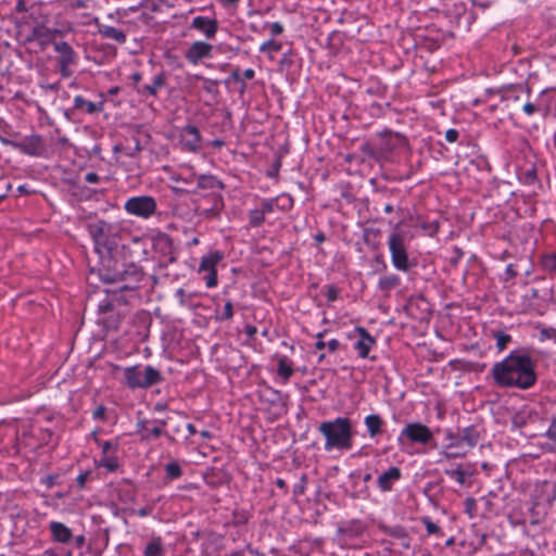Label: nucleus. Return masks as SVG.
<instances>
[{
    "instance_id": "nucleus-1",
    "label": "nucleus",
    "mask_w": 556,
    "mask_h": 556,
    "mask_svg": "<svg viewBox=\"0 0 556 556\" xmlns=\"http://www.w3.org/2000/svg\"><path fill=\"white\" fill-rule=\"evenodd\" d=\"M495 383L501 388L527 390L536 381L535 365L529 355L513 351L491 369Z\"/></svg>"
},
{
    "instance_id": "nucleus-2",
    "label": "nucleus",
    "mask_w": 556,
    "mask_h": 556,
    "mask_svg": "<svg viewBox=\"0 0 556 556\" xmlns=\"http://www.w3.org/2000/svg\"><path fill=\"white\" fill-rule=\"evenodd\" d=\"M318 431L325 438V450H351L353 445L352 422L346 417L324 421Z\"/></svg>"
},
{
    "instance_id": "nucleus-3",
    "label": "nucleus",
    "mask_w": 556,
    "mask_h": 556,
    "mask_svg": "<svg viewBox=\"0 0 556 556\" xmlns=\"http://www.w3.org/2000/svg\"><path fill=\"white\" fill-rule=\"evenodd\" d=\"M163 380L161 372L152 366L124 368V381L130 389H148Z\"/></svg>"
},
{
    "instance_id": "nucleus-4",
    "label": "nucleus",
    "mask_w": 556,
    "mask_h": 556,
    "mask_svg": "<svg viewBox=\"0 0 556 556\" xmlns=\"http://www.w3.org/2000/svg\"><path fill=\"white\" fill-rule=\"evenodd\" d=\"M388 245L393 266L401 271L409 269L407 247L404 235L399 230H393L388 239Z\"/></svg>"
},
{
    "instance_id": "nucleus-5",
    "label": "nucleus",
    "mask_w": 556,
    "mask_h": 556,
    "mask_svg": "<svg viewBox=\"0 0 556 556\" xmlns=\"http://www.w3.org/2000/svg\"><path fill=\"white\" fill-rule=\"evenodd\" d=\"M124 210L129 215L148 219L156 213L157 204L151 195H138L129 198L124 204Z\"/></svg>"
},
{
    "instance_id": "nucleus-6",
    "label": "nucleus",
    "mask_w": 556,
    "mask_h": 556,
    "mask_svg": "<svg viewBox=\"0 0 556 556\" xmlns=\"http://www.w3.org/2000/svg\"><path fill=\"white\" fill-rule=\"evenodd\" d=\"M54 51L58 53L56 62L62 77L68 78L73 75L72 66L77 63V53L66 41H53Z\"/></svg>"
},
{
    "instance_id": "nucleus-7",
    "label": "nucleus",
    "mask_w": 556,
    "mask_h": 556,
    "mask_svg": "<svg viewBox=\"0 0 556 556\" xmlns=\"http://www.w3.org/2000/svg\"><path fill=\"white\" fill-rule=\"evenodd\" d=\"M88 232L97 245L109 249H113L116 245L113 239L114 227L104 220H97L89 224Z\"/></svg>"
},
{
    "instance_id": "nucleus-8",
    "label": "nucleus",
    "mask_w": 556,
    "mask_h": 556,
    "mask_svg": "<svg viewBox=\"0 0 556 556\" xmlns=\"http://www.w3.org/2000/svg\"><path fill=\"white\" fill-rule=\"evenodd\" d=\"M403 439L412 443L428 444L433 439V433L426 425L410 422L400 433L399 441Z\"/></svg>"
},
{
    "instance_id": "nucleus-9",
    "label": "nucleus",
    "mask_w": 556,
    "mask_h": 556,
    "mask_svg": "<svg viewBox=\"0 0 556 556\" xmlns=\"http://www.w3.org/2000/svg\"><path fill=\"white\" fill-rule=\"evenodd\" d=\"M149 424L150 421L148 419H139L137 421V432L141 440L149 441L152 439H157L161 435H166L169 441H174V438L164 431V427L166 426V421L164 419L154 420L153 427H149Z\"/></svg>"
},
{
    "instance_id": "nucleus-10",
    "label": "nucleus",
    "mask_w": 556,
    "mask_h": 556,
    "mask_svg": "<svg viewBox=\"0 0 556 556\" xmlns=\"http://www.w3.org/2000/svg\"><path fill=\"white\" fill-rule=\"evenodd\" d=\"M180 146L184 151L197 153L201 147V135L197 126L186 125L180 130Z\"/></svg>"
},
{
    "instance_id": "nucleus-11",
    "label": "nucleus",
    "mask_w": 556,
    "mask_h": 556,
    "mask_svg": "<svg viewBox=\"0 0 556 556\" xmlns=\"http://www.w3.org/2000/svg\"><path fill=\"white\" fill-rule=\"evenodd\" d=\"M354 332L358 334V339L354 344V349L358 356L362 358L368 357L371 348L375 345L376 340L371 337L364 327H356Z\"/></svg>"
},
{
    "instance_id": "nucleus-12",
    "label": "nucleus",
    "mask_w": 556,
    "mask_h": 556,
    "mask_svg": "<svg viewBox=\"0 0 556 556\" xmlns=\"http://www.w3.org/2000/svg\"><path fill=\"white\" fill-rule=\"evenodd\" d=\"M213 47L204 41H194L185 53L191 64H198L202 59L211 56Z\"/></svg>"
},
{
    "instance_id": "nucleus-13",
    "label": "nucleus",
    "mask_w": 556,
    "mask_h": 556,
    "mask_svg": "<svg viewBox=\"0 0 556 556\" xmlns=\"http://www.w3.org/2000/svg\"><path fill=\"white\" fill-rule=\"evenodd\" d=\"M401 477L402 473L399 467H390L387 471L378 477V486L382 492H389L392 490L393 483L399 481Z\"/></svg>"
},
{
    "instance_id": "nucleus-14",
    "label": "nucleus",
    "mask_w": 556,
    "mask_h": 556,
    "mask_svg": "<svg viewBox=\"0 0 556 556\" xmlns=\"http://www.w3.org/2000/svg\"><path fill=\"white\" fill-rule=\"evenodd\" d=\"M192 27L202 31L210 39L217 31V22L205 16H195L192 20Z\"/></svg>"
},
{
    "instance_id": "nucleus-15",
    "label": "nucleus",
    "mask_w": 556,
    "mask_h": 556,
    "mask_svg": "<svg viewBox=\"0 0 556 556\" xmlns=\"http://www.w3.org/2000/svg\"><path fill=\"white\" fill-rule=\"evenodd\" d=\"M49 529L52 533L53 540L56 542L65 544L72 540V530L62 522L52 521L49 525Z\"/></svg>"
},
{
    "instance_id": "nucleus-16",
    "label": "nucleus",
    "mask_w": 556,
    "mask_h": 556,
    "mask_svg": "<svg viewBox=\"0 0 556 556\" xmlns=\"http://www.w3.org/2000/svg\"><path fill=\"white\" fill-rule=\"evenodd\" d=\"M222 258H223V254L218 251H214V252L208 253L207 255H204L202 257L200 266H199V273L217 271L216 266Z\"/></svg>"
},
{
    "instance_id": "nucleus-17",
    "label": "nucleus",
    "mask_w": 556,
    "mask_h": 556,
    "mask_svg": "<svg viewBox=\"0 0 556 556\" xmlns=\"http://www.w3.org/2000/svg\"><path fill=\"white\" fill-rule=\"evenodd\" d=\"M459 440H462L469 448H472L477 445L480 433L475 426H468L459 430L458 432Z\"/></svg>"
},
{
    "instance_id": "nucleus-18",
    "label": "nucleus",
    "mask_w": 556,
    "mask_h": 556,
    "mask_svg": "<svg viewBox=\"0 0 556 556\" xmlns=\"http://www.w3.org/2000/svg\"><path fill=\"white\" fill-rule=\"evenodd\" d=\"M383 424V419L377 414H371L365 417V426L370 438H375L382 432Z\"/></svg>"
},
{
    "instance_id": "nucleus-19",
    "label": "nucleus",
    "mask_w": 556,
    "mask_h": 556,
    "mask_svg": "<svg viewBox=\"0 0 556 556\" xmlns=\"http://www.w3.org/2000/svg\"><path fill=\"white\" fill-rule=\"evenodd\" d=\"M98 31L102 37L112 39L118 43H124L126 41V34L113 26L99 25Z\"/></svg>"
},
{
    "instance_id": "nucleus-20",
    "label": "nucleus",
    "mask_w": 556,
    "mask_h": 556,
    "mask_svg": "<svg viewBox=\"0 0 556 556\" xmlns=\"http://www.w3.org/2000/svg\"><path fill=\"white\" fill-rule=\"evenodd\" d=\"M164 85H165V77L163 74H159L154 77L152 84L144 85V86L138 88V92L143 96L148 94V96L154 97V96H156L157 90L160 88H162Z\"/></svg>"
},
{
    "instance_id": "nucleus-21",
    "label": "nucleus",
    "mask_w": 556,
    "mask_h": 556,
    "mask_svg": "<svg viewBox=\"0 0 556 556\" xmlns=\"http://www.w3.org/2000/svg\"><path fill=\"white\" fill-rule=\"evenodd\" d=\"M165 549L161 538L152 539L144 548V556H163Z\"/></svg>"
},
{
    "instance_id": "nucleus-22",
    "label": "nucleus",
    "mask_w": 556,
    "mask_h": 556,
    "mask_svg": "<svg viewBox=\"0 0 556 556\" xmlns=\"http://www.w3.org/2000/svg\"><path fill=\"white\" fill-rule=\"evenodd\" d=\"M74 108L76 110L85 111L89 114L96 113L97 111L100 110L98 104H96L94 102L85 100L81 96H76L74 98Z\"/></svg>"
},
{
    "instance_id": "nucleus-23",
    "label": "nucleus",
    "mask_w": 556,
    "mask_h": 556,
    "mask_svg": "<svg viewBox=\"0 0 556 556\" xmlns=\"http://www.w3.org/2000/svg\"><path fill=\"white\" fill-rule=\"evenodd\" d=\"M122 317L118 313H110L105 315L100 323L106 328L108 330H116L121 324Z\"/></svg>"
},
{
    "instance_id": "nucleus-24",
    "label": "nucleus",
    "mask_w": 556,
    "mask_h": 556,
    "mask_svg": "<svg viewBox=\"0 0 556 556\" xmlns=\"http://www.w3.org/2000/svg\"><path fill=\"white\" fill-rule=\"evenodd\" d=\"M198 186L202 189H215L220 186V181L212 175H202L198 178Z\"/></svg>"
},
{
    "instance_id": "nucleus-25",
    "label": "nucleus",
    "mask_w": 556,
    "mask_h": 556,
    "mask_svg": "<svg viewBox=\"0 0 556 556\" xmlns=\"http://www.w3.org/2000/svg\"><path fill=\"white\" fill-rule=\"evenodd\" d=\"M400 285V278L396 275H389L379 279V288L381 290H391Z\"/></svg>"
},
{
    "instance_id": "nucleus-26",
    "label": "nucleus",
    "mask_w": 556,
    "mask_h": 556,
    "mask_svg": "<svg viewBox=\"0 0 556 556\" xmlns=\"http://www.w3.org/2000/svg\"><path fill=\"white\" fill-rule=\"evenodd\" d=\"M278 375L283 379V382L288 381L293 375V369L286 358L278 361Z\"/></svg>"
},
{
    "instance_id": "nucleus-27",
    "label": "nucleus",
    "mask_w": 556,
    "mask_h": 556,
    "mask_svg": "<svg viewBox=\"0 0 556 556\" xmlns=\"http://www.w3.org/2000/svg\"><path fill=\"white\" fill-rule=\"evenodd\" d=\"M445 475L455 479L458 484L460 485H464L465 482H466V476L468 475L463 468L462 466H458L457 468L455 469H446L445 471Z\"/></svg>"
},
{
    "instance_id": "nucleus-28",
    "label": "nucleus",
    "mask_w": 556,
    "mask_h": 556,
    "mask_svg": "<svg viewBox=\"0 0 556 556\" xmlns=\"http://www.w3.org/2000/svg\"><path fill=\"white\" fill-rule=\"evenodd\" d=\"M542 266L544 270L556 274V254H547L542 257Z\"/></svg>"
},
{
    "instance_id": "nucleus-29",
    "label": "nucleus",
    "mask_w": 556,
    "mask_h": 556,
    "mask_svg": "<svg viewBox=\"0 0 556 556\" xmlns=\"http://www.w3.org/2000/svg\"><path fill=\"white\" fill-rule=\"evenodd\" d=\"M166 476L169 479H177L181 476L182 471L178 463L172 462L165 466Z\"/></svg>"
},
{
    "instance_id": "nucleus-30",
    "label": "nucleus",
    "mask_w": 556,
    "mask_h": 556,
    "mask_svg": "<svg viewBox=\"0 0 556 556\" xmlns=\"http://www.w3.org/2000/svg\"><path fill=\"white\" fill-rule=\"evenodd\" d=\"M249 220L252 227H260L265 220V215L258 208L252 210L249 214Z\"/></svg>"
},
{
    "instance_id": "nucleus-31",
    "label": "nucleus",
    "mask_w": 556,
    "mask_h": 556,
    "mask_svg": "<svg viewBox=\"0 0 556 556\" xmlns=\"http://www.w3.org/2000/svg\"><path fill=\"white\" fill-rule=\"evenodd\" d=\"M466 454H467V451H462L460 448H444L440 453V455L444 459H453V458L464 457Z\"/></svg>"
},
{
    "instance_id": "nucleus-32",
    "label": "nucleus",
    "mask_w": 556,
    "mask_h": 556,
    "mask_svg": "<svg viewBox=\"0 0 556 556\" xmlns=\"http://www.w3.org/2000/svg\"><path fill=\"white\" fill-rule=\"evenodd\" d=\"M495 339H496V346L500 351L505 350L507 344L511 341V337L504 332H497L495 334Z\"/></svg>"
},
{
    "instance_id": "nucleus-33",
    "label": "nucleus",
    "mask_w": 556,
    "mask_h": 556,
    "mask_svg": "<svg viewBox=\"0 0 556 556\" xmlns=\"http://www.w3.org/2000/svg\"><path fill=\"white\" fill-rule=\"evenodd\" d=\"M281 49V43L275 41V40H267L263 42L260 47L261 52H278Z\"/></svg>"
},
{
    "instance_id": "nucleus-34",
    "label": "nucleus",
    "mask_w": 556,
    "mask_h": 556,
    "mask_svg": "<svg viewBox=\"0 0 556 556\" xmlns=\"http://www.w3.org/2000/svg\"><path fill=\"white\" fill-rule=\"evenodd\" d=\"M113 311H114V305L109 299H104L98 305V312L104 316L110 313H113Z\"/></svg>"
},
{
    "instance_id": "nucleus-35",
    "label": "nucleus",
    "mask_w": 556,
    "mask_h": 556,
    "mask_svg": "<svg viewBox=\"0 0 556 556\" xmlns=\"http://www.w3.org/2000/svg\"><path fill=\"white\" fill-rule=\"evenodd\" d=\"M277 205L276 199L265 200L262 202L261 207L258 208L263 214H269L274 211L275 206Z\"/></svg>"
},
{
    "instance_id": "nucleus-36",
    "label": "nucleus",
    "mask_w": 556,
    "mask_h": 556,
    "mask_svg": "<svg viewBox=\"0 0 556 556\" xmlns=\"http://www.w3.org/2000/svg\"><path fill=\"white\" fill-rule=\"evenodd\" d=\"M207 288H214L217 285V271H205L203 276Z\"/></svg>"
},
{
    "instance_id": "nucleus-37",
    "label": "nucleus",
    "mask_w": 556,
    "mask_h": 556,
    "mask_svg": "<svg viewBox=\"0 0 556 556\" xmlns=\"http://www.w3.org/2000/svg\"><path fill=\"white\" fill-rule=\"evenodd\" d=\"M306 483H307V478L305 475H303L299 481V483H296L293 488V493L294 495H302L304 494L305 492V489H306Z\"/></svg>"
},
{
    "instance_id": "nucleus-38",
    "label": "nucleus",
    "mask_w": 556,
    "mask_h": 556,
    "mask_svg": "<svg viewBox=\"0 0 556 556\" xmlns=\"http://www.w3.org/2000/svg\"><path fill=\"white\" fill-rule=\"evenodd\" d=\"M233 316V307L232 303L230 301H227L224 305V312L223 315L218 317L220 320H228L231 319Z\"/></svg>"
},
{
    "instance_id": "nucleus-39",
    "label": "nucleus",
    "mask_w": 556,
    "mask_h": 556,
    "mask_svg": "<svg viewBox=\"0 0 556 556\" xmlns=\"http://www.w3.org/2000/svg\"><path fill=\"white\" fill-rule=\"evenodd\" d=\"M422 523L426 527V530L429 534H435L440 532V527L432 522L429 518H424Z\"/></svg>"
},
{
    "instance_id": "nucleus-40",
    "label": "nucleus",
    "mask_w": 556,
    "mask_h": 556,
    "mask_svg": "<svg viewBox=\"0 0 556 556\" xmlns=\"http://www.w3.org/2000/svg\"><path fill=\"white\" fill-rule=\"evenodd\" d=\"M447 438L451 440V443L447 444L444 448H460L462 444L464 443L462 440H459V435H454L452 433L447 434Z\"/></svg>"
},
{
    "instance_id": "nucleus-41",
    "label": "nucleus",
    "mask_w": 556,
    "mask_h": 556,
    "mask_svg": "<svg viewBox=\"0 0 556 556\" xmlns=\"http://www.w3.org/2000/svg\"><path fill=\"white\" fill-rule=\"evenodd\" d=\"M522 112L528 115V116H531L533 115L534 113H536L539 111V108L538 105H535L534 103L530 102V101H527L522 108H521Z\"/></svg>"
},
{
    "instance_id": "nucleus-42",
    "label": "nucleus",
    "mask_w": 556,
    "mask_h": 556,
    "mask_svg": "<svg viewBox=\"0 0 556 556\" xmlns=\"http://www.w3.org/2000/svg\"><path fill=\"white\" fill-rule=\"evenodd\" d=\"M219 203L220 201H216L214 206L211 207V208H207V210H203L200 214L204 217H212V216H216L219 212Z\"/></svg>"
},
{
    "instance_id": "nucleus-43",
    "label": "nucleus",
    "mask_w": 556,
    "mask_h": 556,
    "mask_svg": "<svg viewBox=\"0 0 556 556\" xmlns=\"http://www.w3.org/2000/svg\"><path fill=\"white\" fill-rule=\"evenodd\" d=\"M0 141L4 144V146H11L15 149H18L20 151H26L27 149L25 148V144L23 142H15V141H12V140H9L7 138H3V137H0Z\"/></svg>"
},
{
    "instance_id": "nucleus-44",
    "label": "nucleus",
    "mask_w": 556,
    "mask_h": 556,
    "mask_svg": "<svg viewBox=\"0 0 556 556\" xmlns=\"http://www.w3.org/2000/svg\"><path fill=\"white\" fill-rule=\"evenodd\" d=\"M100 465L105 467L108 470L113 471L117 467V462L115 458H105L101 462Z\"/></svg>"
},
{
    "instance_id": "nucleus-45",
    "label": "nucleus",
    "mask_w": 556,
    "mask_h": 556,
    "mask_svg": "<svg viewBox=\"0 0 556 556\" xmlns=\"http://www.w3.org/2000/svg\"><path fill=\"white\" fill-rule=\"evenodd\" d=\"M328 301H336L339 296V291L334 286H329L326 293Z\"/></svg>"
},
{
    "instance_id": "nucleus-46",
    "label": "nucleus",
    "mask_w": 556,
    "mask_h": 556,
    "mask_svg": "<svg viewBox=\"0 0 556 556\" xmlns=\"http://www.w3.org/2000/svg\"><path fill=\"white\" fill-rule=\"evenodd\" d=\"M546 437L556 443V420H554L546 431Z\"/></svg>"
},
{
    "instance_id": "nucleus-47",
    "label": "nucleus",
    "mask_w": 556,
    "mask_h": 556,
    "mask_svg": "<svg viewBox=\"0 0 556 556\" xmlns=\"http://www.w3.org/2000/svg\"><path fill=\"white\" fill-rule=\"evenodd\" d=\"M445 139H446V141H448L451 143L455 142L458 139V131L454 128L446 130Z\"/></svg>"
},
{
    "instance_id": "nucleus-48",
    "label": "nucleus",
    "mask_w": 556,
    "mask_h": 556,
    "mask_svg": "<svg viewBox=\"0 0 556 556\" xmlns=\"http://www.w3.org/2000/svg\"><path fill=\"white\" fill-rule=\"evenodd\" d=\"M270 31L273 36H278L283 31V26L279 22H275L270 25Z\"/></svg>"
},
{
    "instance_id": "nucleus-49",
    "label": "nucleus",
    "mask_w": 556,
    "mask_h": 556,
    "mask_svg": "<svg viewBox=\"0 0 556 556\" xmlns=\"http://www.w3.org/2000/svg\"><path fill=\"white\" fill-rule=\"evenodd\" d=\"M105 413H106V408L104 406H99L93 410L92 415H93L94 419L102 420L105 417Z\"/></svg>"
},
{
    "instance_id": "nucleus-50",
    "label": "nucleus",
    "mask_w": 556,
    "mask_h": 556,
    "mask_svg": "<svg viewBox=\"0 0 556 556\" xmlns=\"http://www.w3.org/2000/svg\"><path fill=\"white\" fill-rule=\"evenodd\" d=\"M85 180L89 184H97V182H99L100 177L98 176V174L90 172V173L86 174Z\"/></svg>"
},
{
    "instance_id": "nucleus-51",
    "label": "nucleus",
    "mask_w": 556,
    "mask_h": 556,
    "mask_svg": "<svg viewBox=\"0 0 556 556\" xmlns=\"http://www.w3.org/2000/svg\"><path fill=\"white\" fill-rule=\"evenodd\" d=\"M326 346L330 352H336L340 346V342L337 339H331L326 343Z\"/></svg>"
},
{
    "instance_id": "nucleus-52",
    "label": "nucleus",
    "mask_w": 556,
    "mask_h": 556,
    "mask_svg": "<svg viewBox=\"0 0 556 556\" xmlns=\"http://www.w3.org/2000/svg\"><path fill=\"white\" fill-rule=\"evenodd\" d=\"M230 79L236 83H242V74L239 68H235L230 74Z\"/></svg>"
},
{
    "instance_id": "nucleus-53",
    "label": "nucleus",
    "mask_w": 556,
    "mask_h": 556,
    "mask_svg": "<svg viewBox=\"0 0 556 556\" xmlns=\"http://www.w3.org/2000/svg\"><path fill=\"white\" fill-rule=\"evenodd\" d=\"M505 274H506V280L513 279V278H515L517 276V271L515 270V268H514V266L511 264H509L506 267Z\"/></svg>"
},
{
    "instance_id": "nucleus-54",
    "label": "nucleus",
    "mask_w": 556,
    "mask_h": 556,
    "mask_svg": "<svg viewBox=\"0 0 556 556\" xmlns=\"http://www.w3.org/2000/svg\"><path fill=\"white\" fill-rule=\"evenodd\" d=\"M24 144L27 150L22 151L23 153L29 154V155H35L37 153V146H35L34 143H24Z\"/></svg>"
},
{
    "instance_id": "nucleus-55",
    "label": "nucleus",
    "mask_w": 556,
    "mask_h": 556,
    "mask_svg": "<svg viewBox=\"0 0 556 556\" xmlns=\"http://www.w3.org/2000/svg\"><path fill=\"white\" fill-rule=\"evenodd\" d=\"M87 477H88V472L80 473L77 477L76 481H77V484L79 485V488H84L85 486Z\"/></svg>"
},
{
    "instance_id": "nucleus-56",
    "label": "nucleus",
    "mask_w": 556,
    "mask_h": 556,
    "mask_svg": "<svg viewBox=\"0 0 556 556\" xmlns=\"http://www.w3.org/2000/svg\"><path fill=\"white\" fill-rule=\"evenodd\" d=\"M254 75H255L254 70H252V68H248V70H245V71L243 72V74H242V78H243V80H244V79H249V80H250V79H253V78H254Z\"/></svg>"
},
{
    "instance_id": "nucleus-57",
    "label": "nucleus",
    "mask_w": 556,
    "mask_h": 556,
    "mask_svg": "<svg viewBox=\"0 0 556 556\" xmlns=\"http://www.w3.org/2000/svg\"><path fill=\"white\" fill-rule=\"evenodd\" d=\"M256 331H257V330H256V327H254V326H247V328H245V333H247L250 338L254 337V336H255V333H256Z\"/></svg>"
},
{
    "instance_id": "nucleus-58",
    "label": "nucleus",
    "mask_w": 556,
    "mask_h": 556,
    "mask_svg": "<svg viewBox=\"0 0 556 556\" xmlns=\"http://www.w3.org/2000/svg\"><path fill=\"white\" fill-rule=\"evenodd\" d=\"M127 271L124 273H117L114 275V277L111 279L112 281H123L125 279V275Z\"/></svg>"
},
{
    "instance_id": "nucleus-59",
    "label": "nucleus",
    "mask_w": 556,
    "mask_h": 556,
    "mask_svg": "<svg viewBox=\"0 0 556 556\" xmlns=\"http://www.w3.org/2000/svg\"><path fill=\"white\" fill-rule=\"evenodd\" d=\"M140 150H141V147H140L139 142H137L135 149L131 150V152H128L127 155L131 156V157L136 156L140 152Z\"/></svg>"
},
{
    "instance_id": "nucleus-60",
    "label": "nucleus",
    "mask_w": 556,
    "mask_h": 556,
    "mask_svg": "<svg viewBox=\"0 0 556 556\" xmlns=\"http://www.w3.org/2000/svg\"><path fill=\"white\" fill-rule=\"evenodd\" d=\"M75 544L77 547H81L85 544V536L84 535L76 536Z\"/></svg>"
},
{
    "instance_id": "nucleus-61",
    "label": "nucleus",
    "mask_w": 556,
    "mask_h": 556,
    "mask_svg": "<svg viewBox=\"0 0 556 556\" xmlns=\"http://www.w3.org/2000/svg\"><path fill=\"white\" fill-rule=\"evenodd\" d=\"M275 483L278 488H280L282 490H287V483L283 479L278 478Z\"/></svg>"
},
{
    "instance_id": "nucleus-62",
    "label": "nucleus",
    "mask_w": 556,
    "mask_h": 556,
    "mask_svg": "<svg viewBox=\"0 0 556 556\" xmlns=\"http://www.w3.org/2000/svg\"><path fill=\"white\" fill-rule=\"evenodd\" d=\"M224 144H225V142H224V140H222V139H215V140H213V141L211 142V146H213V147H215V148H218V149H219V148H222V147H224Z\"/></svg>"
},
{
    "instance_id": "nucleus-63",
    "label": "nucleus",
    "mask_w": 556,
    "mask_h": 556,
    "mask_svg": "<svg viewBox=\"0 0 556 556\" xmlns=\"http://www.w3.org/2000/svg\"><path fill=\"white\" fill-rule=\"evenodd\" d=\"M476 503H475V500L471 498V497H468L466 500V506H467V509L470 510L475 507Z\"/></svg>"
},
{
    "instance_id": "nucleus-64",
    "label": "nucleus",
    "mask_w": 556,
    "mask_h": 556,
    "mask_svg": "<svg viewBox=\"0 0 556 556\" xmlns=\"http://www.w3.org/2000/svg\"><path fill=\"white\" fill-rule=\"evenodd\" d=\"M186 428H187V430H188V432H189V434H190V435L195 434L197 430H195V427H194L192 424H188V425L186 426Z\"/></svg>"
}]
</instances>
